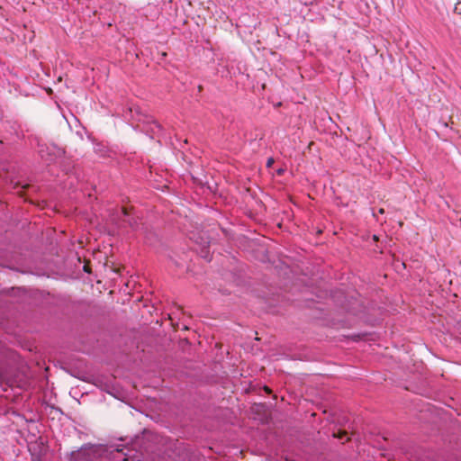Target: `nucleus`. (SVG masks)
<instances>
[{
	"label": "nucleus",
	"instance_id": "nucleus-2",
	"mask_svg": "<svg viewBox=\"0 0 461 461\" xmlns=\"http://www.w3.org/2000/svg\"><path fill=\"white\" fill-rule=\"evenodd\" d=\"M454 13L460 16L461 18V1L456 3L454 6Z\"/></svg>",
	"mask_w": 461,
	"mask_h": 461
},
{
	"label": "nucleus",
	"instance_id": "nucleus-5",
	"mask_svg": "<svg viewBox=\"0 0 461 461\" xmlns=\"http://www.w3.org/2000/svg\"><path fill=\"white\" fill-rule=\"evenodd\" d=\"M122 210V212L124 215H130V212H129L128 208L123 207Z\"/></svg>",
	"mask_w": 461,
	"mask_h": 461
},
{
	"label": "nucleus",
	"instance_id": "nucleus-1",
	"mask_svg": "<svg viewBox=\"0 0 461 461\" xmlns=\"http://www.w3.org/2000/svg\"><path fill=\"white\" fill-rule=\"evenodd\" d=\"M333 436L339 439H344L345 441L349 440V437H348V432L346 430H339L338 433H334Z\"/></svg>",
	"mask_w": 461,
	"mask_h": 461
},
{
	"label": "nucleus",
	"instance_id": "nucleus-9",
	"mask_svg": "<svg viewBox=\"0 0 461 461\" xmlns=\"http://www.w3.org/2000/svg\"><path fill=\"white\" fill-rule=\"evenodd\" d=\"M373 239H374V240H378V238H377V236H376V235H374V236H373Z\"/></svg>",
	"mask_w": 461,
	"mask_h": 461
},
{
	"label": "nucleus",
	"instance_id": "nucleus-3",
	"mask_svg": "<svg viewBox=\"0 0 461 461\" xmlns=\"http://www.w3.org/2000/svg\"><path fill=\"white\" fill-rule=\"evenodd\" d=\"M127 222L131 228H135L137 226V221L134 219H129Z\"/></svg>",
	"mask_w": 461,
	"mask_h": 461
},
{
	"label": "nucleus",
	"instance_id": "nucleus-4",
	"mask_svg": "<svg viewBox=\"0 0 461 461\" xmlns=\"http://www.w3.org/2000/svg\"><path fill=\"white\" fill-rule=\"evenodd\" d=\"M274 163V159L272 158L267 159V166L269 167Z\"/></svg>",
	"mask_w": 461,
	"mask_h": 461
},
{
	"label": "nucleus",
	"instance_id": "nucleus-10",
	"mask_svg": "<svg viewBox=\"0 0 461 461\" xmlns=\"http://www.w3.org/2000/svg\"><path fill=\"white\" fill-rule=\"evenodd\" d=\"M29 187V185H23V188H27Z\"/></svg>",
	"mask_w": 461,
	"mask_h": 461
},
{
	"label": "nucleus",
	"instance_id": "nucleus-8",
	"mask_svg": "<svg viewBox=\"0 0 461 461\" xmlns=\"http://www.w3.org/2000/svg\"><path fill=\"white\" fill-rule=\"evenodd\" d=\"M379 212H380V213H384V210L383 208H381V209L379 210Z\"/></svg>",
	"mask_w": 461,
	"mask_h": 461
},
{
	"label": "nucleus",
	"instance_id": "nucleus-6",
	"mask_svg": "<svg viewBox=\"0 0 461 461\" xmlns=\"http://www.w3.org/2000/svg\"><path fill=\"white\" fill-rule=\"evenodd\" d=\"M84 271L86 272V273H90L91 272L90 268H89V267L87 265L84 266Z\"/></svg>",
	"mask_w": 461,
	"mask_h": 461
},
{
	"label": "nucleus",
	"instance_id": "nucleus-7",
	"mask_svg": "<svg viewBox=\"0 0 461 461\" xmlns=\"http://www.w3.org/2000/svg\"><path fill=\"white\" fill-rule=\"evenodd\" d=\"M156 128H159V125L157 122L153 123Z\"/></svg>",
	"mask_w": 461,
	"mask_h": 461
}]
</instances>
